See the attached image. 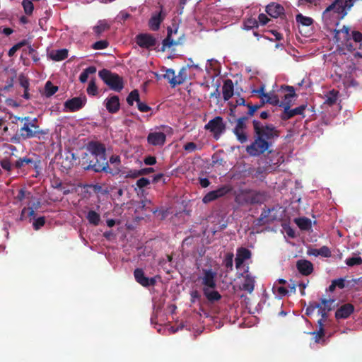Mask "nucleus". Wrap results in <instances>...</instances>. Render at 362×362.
<instances>
[{
  "label": "nucleus",
  "instance_id": "39448f33",
  "mask_svg": "<svg viewBox=\"0 0 362 362\" xmlns=\"http://www.w3.org/2000/svg\"><path fill=\"white\" fill-rule=\"evenodd\" d=\"M226 124L220 116H216L205 125L204 129L212 133L214 138L218 140L226 131Z\"/></svg>",
  "mask_w": 362,
  "mask_h": 362
},
{
  "label": "nucleus",
  "instance_id": "6ab92c4d",
  "mask_svg": "<svg viewBox=\"0 0 362 362\" xmlns=\"http://www.w3.org/2000/svg\"><path fill=\"white\" fill-rule=\"evenodd\" d=\"M266 12L271 17L276 18L284 15V8L279 4L272 3L267 6Z\"/></svg>",
  "mask_w": 362,
  "mask_h": 362
},
{
  "label": "nucleus",
  "instance_id": "603ef678",
  "mask_svg": "<svg viewBox=\"0 0 362 362\" xmlns=\"http://www.w3.org/2000/svg\"><path fill=\"white\" fill-rule=\"evenodd\" d=\"M45 224V218L44 216H40L35 219V221L33 223V228L35 230H38L41 227H42Z\"/></svg>",
  "mask_w": 362,
  "mask_h": 362
},
{
  "label": "nucleus",
  "instance_id": "a211bd4d",
  "mask_svg": "<svg viewBox=\"0 0 362 362\" xmlns=\"http://www.w3.org/2000/svg\"><path fill=\"white\" fill-rule=\"evenodd\" d=\"M354 311V306L351 303H346L340 306L335 312L337 319H346Z\"/></svg>",
  "mask_w": 362,
  "mask_h": 362
},
{
  "label": "nucleus",
  "instance_id": "393cba45",
  "mask_svg": "<svg viewBox=\"0 0 362 362\" xmlns=\"http://www.w3.org/2000/svg\"><path fill=\"white\" fill-rule=\"evenodd\" d=\"M163 78L168 81L173 88L175 87L177 85L182 84V80L177 81L175 72L173 69H166Z\"/></svg>",
  "mask_w": 362,
  "mask_h": 362
},
{
  "label": "nucleus",
  "instance_id": "37998d69",
  "mask_svg": "<svg viewBox=\"0 0 362 362\" xmlns=\"http://www.w3.org/2000/svg\"><path fill=\"white\" fill-rule=\"evenodd\" d=\"M248 198V193L242 192L237 194L235 197V202L238 204L243 205L245 204H249V202H245V199Z\"/></svg>",
  "mask_w": 362,
  "mask_h": 362
},
{
  "label": "nucleus",
  "instance_id": "72a5a7b5",
  "mask_svg": "<svg viewBox=\"0 0 362 362\" xmlns=\"http://www.w3.org/2000/svg\"><path fill=\"white\" fill-rule=\"evenodd\" d=\"M140 101L139 93V90L134 89L132 90L127 98V102L129 105L132 106L134 102L138 103Z\"/></svg>",
  "mask_w": 362,
  "mask_h": 362
},
{
  "label": "nucleus",
  "instance_id": "f704fd0d",
  "mask_svg": "<svg viewBox=\"0 0 362 362\" xmlns=\"http://www.w3.org/2000/svg\"><path fill=\"white\" fill-rule=\"evenodd\" d=\"M233 133L236 136L238 141L241 144L245 143L248 139V136L245 129L234 128Z\"/></svg>",
  "mask_w": 362,
  "mask_h": 362
},
{
  "label": "nucleus",
  "instance_id": "49530a36",
  "mask_svg": "<svg viewBox=\"0 0 362 362\" xmlns=\"http://www.w3.org/2000/svg\"><path fill=\"white\" fill-rule=\"evenodd\" d=\"M249 174L253 177L259 178L264 172V168L258 167L257 168H250L248 170Z\"/></svg>",
  "mask_w": 362,
  "mask_h": 362
},
{
  "label": "nucleus",
  "instance_id": "f03ea898",
  "mask_svg": "<svg viewBox=\"0 0 362 362\" xmlns=\"http://www.w3.org/2000/svg\"><path fill=\"white\" fill-rule=\"evenodd\" d=\"M253 141L246 147V152L251 156H259L272 147L279 137L280 132L273 124L252 120Z\"/></svg>",
  "mask_w": 362,
  "mask_h": 362
},
{
  "label": "nucleus",
  "instance_id": "6e6d98bb",
  "mask_svg": "<svg viewBox=\"0 0 362 362\" xmlns=\"http://www.w3.org/2000/svg\"><path fill=\"white\" fill-rule=\"evenodd\" d=\"M274 293H277L281 297L285 296L288 291L284 286H276V284L273 286Z\"/></svg>",
  "mask_w": 362,
  "mask_h": 362
},
{
  "label": "nucleus",
  "instance_id": "9b49d317",
  "mask_svg": "<svg viewBox=\"0 0 362 362\" xmlns=\"http://www.w3.org/2000/svg\"><path fill=\"white\" fill-rule=\"evenodd\" d=\"M136 44L141 48L150 49L156 44V38L148 33H140L135 37Z\"/></svg>",
  "mask_w": 362,
  "mask_h": 362
},
{
  "label": "nucleus",
  "instance_id": "2f4dec72",
  "mask_svg": "<svg viewBox=\"0 0 362 362\" xmlns=\"http://www.w3.org/2000/svg\"><path fill=\"white\" fill-rule=\"evenodd\" d=\"M96 67L90 66L85 69L79 76V81L81 83H84L87 81L89 74H93L96 72Z\"/></svg>",
  "mask_w": 362,
  "mask_h": 362
},
{
  "label": "nucleus",
  "instance_id": "864d4df0",
  "mask_svg": "<svg viewBox=\"0 0 362 362\" xmlns=\"http://www.w3.org/2000/svg\"><path fill=\"white\" fill-rule=\"evenodd\" d=\"M310 334L314 335V340L315 343H320V341L325 336V331H322V329H318L316 332H310Z\"/></svg>",
  "mask_w": 362,
  "mask_h": 362
},
{
  "label": "nucleus",
  "instance_id": "7c9ffc66",
  "mask_svg": "<svg viewBox=\"0 0 362 362\" xmlns=\"http://www.w3.org/2000/svg\"><path fill=\"white\" fill-rule=\"evenodd\" d=\"M296 20L298 26H310L313 23V19L310 17L304 16L301 13H298L296 16Z\"/></svg>",
  "mask_w": 362,
  "mask_h": 362
},
{
  "label": "nucleus",
  "instance_id": "0e129e2a",
  "mask_svg": "<svg viewBox=\"0 0 362 362\" xmlns=\"http://www.w3.org/2000/svg\"><path fill=\"white\" fill-rule=\"evenodd\" d=\"M110 163V164H115V166L114 168H118L119 169V165L121 163L120 157L117 155H112L110 156L108 163Z\"/></svg>",
  "mask_w": 362,
  "mask_h": 362
},
{
  "label": "nucleus",
  "instance_id": "ddd939ff",
  "mask_svg": "<svg viewBox=\"0 0 362 362\" xmlns=\"http://www.w3.org/2000/svg\"><path fill=\"white\" fill-rule=\"evenodd\" d=\"M86 103V96L75 97L65 102L64 106L71 112H76L81 109Z\"/></svg>",
  "mask_w": 362,
  "mask_h": 362
},
{
  "label": "nucleus",
  "instance_id": "e2e57ef3",
  "mask_svg": "<svg viewBox=\"0 0 362 362\" xmlns=\"http://www.w3.org/2000/svg\"><path fill=\"white\" fill-rule=\"evenodd\" d=\"M320 256L324 257H331V251L327 246H322L319 249Z\"/></svg>",
  "mask_w": 362,
  "mask_h": 362
},
{
  "label": "nucleus",
  "instance_id": "473e14b6",
  "mask_svg": "<svg viewBox=\"0 0 362 362\" xmlns=\"http://www.w3.org/2000/svg\"><path fill=\"white\" fill-rule=\"evenodd\" d=\"M344 0H334V1L325 9V13L331 11L333 9H336L337 13L341 14L343 16H344V13L341 12L342 9L341 8V6L344 4Z\"/></svg>",
  "mask_w": 362,
  "mask_h": 362
},
{
  "label": "nucleus",
  "instance_id": "aec40b11",
  "mask_svg": "<svg viewBox=\"0 0 362 362\" xmlns=\"http://www.w3.org/2000/svg\"><path fill=\"white\" fill-rule=\"evenodd\" d=\"M222 93L223 100L226 101L228 100L233 95L234 86L231 79L228 78L223 81Z\"/></svg>",
  "mask_w": 362,
  "mask_h": 362
},
{
  "label": "nucleus",
  "instance_id": "1a4fd4ad",
  "mask_svg": "<svg viewBox=\"0 0 362 362\" xmlns=\"http://www.w3.org/2000/svg\"><path fill=\"white\" fill-rule=\"evenodd\" d=\"M202 274L203 276L201 279L203 288L209 287L215 289L216 287V272L212 269H203Z\"/></svg>",
  "mask_w": 362,
  "mask_h": 362
},
{
  "label": "nucleus",
  "instance_id": "412c9836",
  "mask_svg": "<svg viewBox=\"0 0 362 362\" xmlns=\"http://www.w3.org/2000/svg\"><path fill=\"white\" fill-rule=\"evenodd\" d=\"M243 282L240 286V289L251 293L255 288V279L250 274H246L243 276Z\"/></svg>",
  "mask_w": 362,
  "mask_h": 362
},
{
  "label": "nucleus",
  "instance_id": "dca6fc26",
  "mask_svg": "<svg viewBox=\"0 0 362 362\" xmlns=\"http://www.w3.org/2000/svg\"><path fill=\"white\" fill-rule=\"evenodd\" d=\"M252 256L251 251L243 247H238L237 249L236 257H235V267L240 268L244 262L249 259Z\"/></svg>",
  "mask_w": 362,
  "mask_h": 362
},
{
  "label": "nucleus",
  "instance_id": "79ce46f5",
  "mask_svg": "<svg viewBox=\"0 0 362 362\" xmlns=\"http://www.w3.org/2000/svg\"><path fill=\"white\" fill-rule=\"evenodd\" d=\"M346 264L349 267L362 264V258L360 256L353 257L346 259Z\"/></svg>",
  "mask_w": 362,
  "mask_h": 362
},
{
  "label": "nucleus",
  "instance_id": "b1692460",
  "mask_svg": "<svg viewBox=\"0 0 362 362\" xmlns=\"http://www.w3.org/2000/svg\"><path fill=\"white\" fill-rule=\"evenodd\" d=\"M294 222L301 230L310 231L312 229L311 220L307 217L296 218Z\"/></svg>",
  "mask_w": 362,
  "mask_h": 362
},
{
  "label": "nucleus",
  "instance_id": "7ed1b4c3",
  "mask_svg": "<svg viewBox=\"0 0 362 362\" xmlns=\"http://www.w3.org/2000/svg\"><path fill=\"white\" fill-rule=\"evenodd\" d=\"M18 133L23 140H27L32 138L40 139L49 134L48 129H40L38 125V119L36 117L31 118L27 116L24 119V123L18 129Z\"/></svg>",
  "mask_w": 362,
  "mask_h": 362
},
{
  "label": "nucleus",
  "instance_id": "423d86ee",
  "mask_svg": "<svg viewBox=\"0 0 362 362\" xmlns=\"http://www.w3.org/2000/svg\"><path fill=\"white\" fill-rule=\"evenodd\" d=\"M26 165L30 166L38 173L41 168V160L37 155L33 154L32 156H27L19 158L13 164V166L17 169H21Z\"/></svg>",
  "mask_w": 362,
  "mask_h": 362
},
{
  "label": "nucleus",
  "instance_id": "5fc2aeb1",
  "mask_svg": "<svg viewBox=\"0 0 362 362\" xmlns=\"http://www.w3.org/2000/svg\"><path fill=\"white\" fill-rule=\"evenodd\" d=\"M285 89L289 91V93L286 94L284 96V101H290L291 98L296 96L295 93V89L293 86H286Z\"/></svg>",
  "mask_w": 362,
  "mask_h": 362
},
{
  "label": "nucleus",
  "instance_id": "58836bf2",
  "mask_svg": "<svg viewBox=\"0 0 362 362\" xmlns=\"http://www.w3.org/2000/svg\"><path fill=\"white\" fill-rule=\"evenodd\" d=\"M22 6L23 7L24 11L25 14L30 16L33 13L34 6L31 1L30 0H23Z\"/></svg>",
  "mask_w": 362,
  "mask_h": 362
},
{
  "label": "nucleus",
  "instance_id": "ea45409f",
  "mask_svg": "<svg viewBox=\"0 0 362 362\" xmlns=\"http://www.w3.org/2000/svg\"><path fill=\"white\" fill-rule=\"evenodd\" d=\"M321 303L320 304H321L322 305V308L324 309H325L326 310H327L328 312L329 311H331L334 307V303L335 302V300L334 299H325V298H322L320 300Z\"/></svg>",
  "mask_w": 362,
  "mask_h": 362
},
{
  "label": "nucleus",
  "instance_id": "bf43d9fd",
  "mask_svg": "<svg viewBox=\"0 0 362 362\" xmlns=\"http://www.w3.org/2000/svg\"><path fill=\"white\" fill-rule=\"evenodd\" d=\"M0 165L4 170L6 171H11L13 166L10 160L7 158L1 160L0 161Z\"/></svg>",
  "mask_w": 362,
  "mask_h": 362
},
{
  "label": "nucleus",
  "instance_id": "4468645a",
  "mask_svg": "<svg viewBox=\"0 0 362 362\" xmlns=\"http://www.w3.org/2000/svg\"><path fill=\"white\" fill-rule=\"evenodd\" d=\"M166 141V135L161 132H150L147 136V141L152 146H162Z\"/></svg>",
  "mask_w": 362,
  "mask_h": 362
},
{
  "label": "nucleus",
  "instance_id": "4be33fe9",
  "mask_svg": "<svg viewBox=\"0 0 362 362\" xmlns=\"http://www.w3.org/2000/svg\"><path fill=\"white\" fill-rule=\"evenodd\" d=\"M259 98L261 100L257 103V105H261V107H262L266 103L279 106L281 103L278 96L274 93L262 94V97H260Z\"/></svg>",
  "mask_w": 362,
  "mask_h": 362
},
{
  "label": "nucleus",
  "instance_id": "f8f14e48",
  "mask_svg": "<svg viewBox=\"0 0 362 362\" xmlns=\"http://www.w3.org/2000/svg\"><path fill=\"white\" fill-rule=\"evenodd\" d=\"M134 276L136 281L144 287L154 286L156 283L155 278L146 277L143 269L140 268H137L134 270Z\"/></svg>",
  "mask_w": 362,
  "mask_h": 362
},
{
  "label": "nucleus",
  "instance_id": "20e7f679",
  "mask_svg": "<svg viewBox=\"0 0 362 362\" xmlns=\"http://www.w3.org/2000/svg\"><path fill=\"white\" fill-rule=\"evenodd\" d=\"M99 77L110 88V89L120 92L124 88V80L122 76L111 71L103 69L98 72Z\"/></svg>",
  "mask_w": 362,
  "mask_h": 362
},
{
  "label": "nucleus",
  "instance_id": "de8ad7c7",
  "mask_svg": "<svg viewBox=\"0 0 362 362\" xmlns=\"http://www.w3.org/2000/svg\"><path fill=\"white\" fill-rule=\"evenodd\" d=\"M335 36L334 37L337 39V41L338 42L339 40L337 38V35L340 33H344L345 34V39L346 40H349V31H350V29L348 26L346 25H343L342 28L341 29H339V30H335Z\"/></svg>",
  "mask_w": 362,
  "mask_h": 362
},
{
  "label": "nucleus",
  "instance_id": "13d9d810",
  "mask_svg": "<svg viewBox=\"0 0 362 362\" xmlns=\"http://www.w3.org/2000/svg\"><path fill=\"white\" fill-rule=\"evenodd\" d=\"M187 67H182L180 70L177 76H176L177 81L182 80V83H183L186 81L187 78Z\"/></svg>",
  "mask_w": 362,
  "mask_h": 362
},
{
  "label": "nucleus",
  "instance_id": "a19ab883",
  "mask_svg": "<svg viewBox=\"0 0 362 362\" xmlns=\"http://www.w3.org/2000/svg\"><path fill=\"white\" fill-rule=\"evenodd\" d=\"M260 193L259 192H255L253 194H249L248 193V198L245 199V202H249V204H257L260 202Z\"/></svg>",
  "mask_w": 362,
  "mask_h": 362
},
{
  "label": "nucleus",
  "instance_id": "c85d7f7f",
  "mask_svg": "<svg viewBox=\"0 0 362 362\" xmlns=\"http://www.w3.org/2000/svg\"><path fill=\"white\" fill-rule=\"evenodd\" d=\"M86 218L90 224L93 225L95 226H98L100 222V214L93 210H90L88 212L86 215Z\"/></svg>",
  "mask_w": 362,
  "mask_h": 362
},
{
  "label": "nucleus",
  "instance_id": "f3484780",
  "mask_svg": "<svg viewBox=\"0 0 362 362\" xmlns=\"http://www.w3.org/2000/svg\"><path fill=\"white\" fill-rule=\"evenodd\" d=\"M298 272L303 276H308L313 272V263L307 259H299L296 262Z\"/></svg>",
  "mask_w": 362,
  "mask_h": 362
},
{
  "label": "nucleus",
  "instance_id": "a878e982",
  "mask_svg": "<svg viewBox=\"0 0 362 362\" xmlns=\"http://www.w3.org/2000/svg\"><path fill=\"white\" fill-rule=\"evenodd\" d=\"M164 17L162 16V11L158 13V14L153 15L149 20L148 25L150 28L153 30L156 31L159 29L160 25L163 21Z\"/></svg>",
  "mask_w": 362,
  "mask_h": 362
},
{
  "label": "nucleus",
  "instance_id": "052dcab7",
  "mask_svg": "<svg viewBox=\"0 0 362 362\" xmlns=\"http://www.w3.org/2000/svg\"><path fill=\"white\" fill-rule=\"evenodd\" d=\"M18 81H19L20 85L24 89H28L29 88L30 83H29L28 78L26 76H25L23 75L19 76Z\"/></svg>",
  "mask_w": 362,
  "mask_h": 362
},
{
  "label": "nucleus",
  "instance_id": "6e6552de",
  "mask_svg": "<svg viewBox=\"0 0 362 362\" xmlns=\"http://www.w3.org/2000/svg\"><path fill=\"white\" fill-rule=\"evenodd\" d=\"M233 190V187L229 185H225L216 190L208 192L202 199L204 204H208L218 198L223 197Z\"/></svg>",
  "mask_w": 362,
  "mask_h": 362
},
{
  "label": "nucleus",
  "instance_id": "c03bdc74",
  "mask_svg": "<svg viewBox=\"0 0 362 362\" xmlns=\"http://www.w3.org/2000/svg\"><path fill=\"white\" fill-rule=\"evenodd\" d=\"M248 119V117L247 116H243L240 117L237 119L236 125L235 127V129H246L247 125H246V121Z\"/></svg>",
  "mask_w": 362,
  "mask_h": 362
},
{
  "label": "nucleus",
  "instance_id": "0eeeda50",
  "mask_svg": "<svg viewBox=\"0 0 362 362\" xmlns=\"http://www.w3.org/2000/svg\"><path fill=\"white\" fill-rule=\"evenodd\" d=\"M291 104L290 101L281 102L279 107H284V112L281 115L283 120H288L296 115H302L307 107L305 105H301L294 109H290Z\"/></svg>",
  "mask_w": 362,
  "mask_h": 362
},
{
  "label": "nucleus",
  "instance_id": "9d476101",
  "mask_svg": "<svg viewBox=\"0 0 362 362\" xmlns=\"http://www.w3.org/2000/svg\"><path fill=\"white\" fill-rule=\"evenodd\" d=\"M177 33V28L173 30L172 28L168 27L167 29V36L162 42L161 51L165 52L167 48H170L172 46H177L182 44V38L175 40L173 38V35Z\"/></svg>",
  "mask_w": 362,
  "mask_h": 362
},
{
  "label": "nucleus",
  "instance_id": "bb28decb",
  "mask_svg": "<svg viewBox=\"0 0 362 362\" xmlns=\"http://www.w3.org/2000/svg\"><path fill=\"white\" fill-rule=\"evenodd\" d=\"M49 57L55 62L62 61L68 57V50L66 49H61L52 51L49 54Z\"/></svg>",
  "mask_w": 362,
  "mask_h": 362
},
{
  "label": "nucleus",
  "instance_id": "2eb2a0df",
  "mask_svg": "<svg viewBox=\"0 0 362 362\" xmlns=\"http://www.w3.org/2000/svg\"><path fill=\"white\" fill-rule=\"evenodd\" d=\"M105 106L109 113H117L120 109L119 96L114 95L106 98L105 100Z\"/></svg>",
  "mask_w": 362,
  "mask_h": 362
},
{
  "label": "nucleus",
  "instance_id": "338daca9",
  "mask_svg": "<svg viewBox=\"0 0 362 362\" xmlns=\"http://www.w3.org/2000/svg\"><path fill=\"white\" fill-rule=\"evenodd\" d=\"M183 148L188 152H193L197 149V145L194 142H188L184 145Z\"/></svg>",
  "mask_w": 362,
  "mask_h": 362
},
{
  "label": "nucleus",
  "instance_id": "680f3d73",
  "mask_svg": "<svg viewBox=\"0 0 362 362\" xmlns=\"http://www.w3.org/2000/svg\"><path fill=\"white\" fill-rule=\"evenodd\" d=\"M273 210H274V209H269V208L263 209V210L260 214V216H262V218H264V220H271V222H272L274 220V218H270L269 214H270L271 211Z\"/></svg>",
  "mask_w": 362,
  "mask_h": 362
},
{
  "label": "nucleus",
  "instance_id": "8fccbe9b",
  "mask_svg": "<svg viewBox=\"0 0 362 362\" xmlns=\"http://www.w3.org/2000/svg\"><path fill=\"white\" fill-rule=\"evenodd\" d=\"M26 44V42L25 40H23L17 44H16L15 45H13L9 50H8V55L9 57H12L14 55V54L17 52V50H18L21 47H22L23 46H24Z\"/></svg>",
  "mask_w": 362,
  "mask_h": 362
},
{
  "label": "nucleus",
  "instance_id": "3c124183",
  "mask_svg": "<svg viewBox=\"0 0 362 362\" xmlns=\"http://www.w3.org/2000/svg\"><path fill=\"white\" fill-rule=\"evenodd\" d=\"M109 42L107 40H100L95 42L93 45L92 47L94 49H103L108 47Z\"/></svg>",
  "mask_w": 362,
  "mask_h": 362
},
{
  "label": "nucleus",
  "instance_id": "cd10ccee",
  "mask_svg": "<svg viewBox=\"0 0 362 362\" xmlns=\"http://www.w3.org/2000/svg\"><path fill=\"white\" fill-rule=\"evenodd\" d=\"M110 28V25L107 23L106 21L103 20L99 21L98 24L93 28V30L96 36L99 37L103 32L109 30Z\"/></svg>",
  "mask_w": 362,
  "mask_h": 362
},
{
  "label": "nucleus",
  "instance_id": "f257e3e1",
  "mask_svg": "<svg viewBox=\"0 0 362 362\" xmlns=\"http://www.w3.org/2000/svg\"><path fill=\"white\" fill-rule=\"evenodd\" d=\"M86 151L79 159V165L83 170L112 175L119 173L120 170L118 168L110 167L106 157V148L103 144L90 141L86 146Z\"/></svg>",
  "mask_w": 362,
  "mask_h": 362
},
{
  "label": "nucleus",
  "instance_id": "c756f323",
  "mask_svg": "<svg viewBox=\"0 0 362 362\" xmlns=\"http://www.w3.org/2000/svg\"><path fill=\"white\" fill-rule=\"evenodd\" d=\"M339 95V91L334 89L330 90L326 95L325 103L332 106L337 103V98Z\"/></svg>",
  "mask_w": 362,
  "mask_h": 362
},
{
  "label": "nucleus",
  "instance_id": "c9c22d12",
  "mask_svg": "<svg viewBox=\"0 0 362 362\" xmlns=\"http://www.w3.org/2000/svg\"><path fill=\"white\" fill-rule=\"evenodd\" d=\"M233 254L231 252L227 253L223 259V264L226 268L228 272L233 270Z\"/></svg>",
  "mask_w": 362,
  "mask_h": 362
},
{
  "label": "nucleus",
  "instance_id": "69168bd1",
  "mask_svg": "<svg viewBox=\"0 0 362 362\" xmlns=\"http://www.w3.org/2000/svg\"><path fill=\"white\" fill-rule=\"evenodd\" d=\"M150 184V181L148 178L141 177L136 181V185L139 188H144L147 187Z\"/></svg>",
  "mask_w": 362,
  "mask_h": 362
},
{
  "label": "nucleus",
  "instance_id": "5701e85b",
  "mask_svg": "<svg viewBox=\"0 0 362 362\" xmlns=\"http://www.w3.org/2000/svg\"><path fill=\"white\" fill-rule=\"evenodd\" d=\"M204 296L210 303H215L221 300V295L216 290L211 288H203L202 289Z\"/></svg>",
  "mask_w": 362,
  "mask_h": 362
},
{
  "label": "nucleus",
  "instance_id": "4d7b16f0",
  "mask_svg": "<svg viewBox=\"0 0 362 362\" xmlns=\"http://www.w3.org/2000/svg\"><path fill=\"white\" fill-rule=\"evenodd\" d=\"M318 308H319V303H316V302L310 303V304L308 305V306L307 307V308L305 310V314L307 315H310L314 313L315 309H317Z\"/></svg>",
  "mask_w": 362,
  "mask_h": 362
},
{
  "label": "nucleus",
  "instance_id": "e433bc0d",
  "mask_svg": "<svg viewBox=\"0 0 362 362\" xmlns=\"http://www.w3.org/2000/svg\"><path fill=\"white\" fill-rule=\"evenodd\" d=\"M58 90V87L54 86L51 81H48L45 83V91L47 97H51Z\"/></svg>",
  "mask_w": 362,
  "mask_h": 362
},
{
  "label": "nucleus",
  "instance_id": "4c0bfd02",
  "mask_svg": "<svg viewBox=\"0 0 362 362\" xmlns=\"http://www.w3.org/2000/svg\"><path fill=\"white\" fill-rule=\"evenodd\" d=\"M86 90L89 95L95 96L98 94V87L95 78L90 79Z\"/></svg>",
  "mask_w": 362,
  "mask_h": 362
},
{
  "label": "nucleus",
  "instance_id": "09e8293b",
  "mask_svg": "<svg viewBox=\"0 0 362 362\" xmlns=\"http://www.w3.org/2000/svg\"><path fill=\"white\" fill-rule=\"evenodd\" d=\"M131 14H129L128 12H127L126 11H121L119 14L116 17V21L118 22V23H124L126 20H127L128 18H129L131 17Z\"/></svg>",
  "mask_w": 362,
  "mask_h": 362
},
{
  "label": "nucleus",
  "instance_id": "774afa93",
  "mask_svg": "<svg viewBox=\"0 0 362 362\" xmlns=\"http://www.w3.org/2000/svg\"><path fill=\"white\" fill-rule=\"evenodd\" d=\"M352 39L356 42H362V33L357 30L352 31L351 33Z\"/></svg>",
  "mask_w": 362,
  "mask_h": 362
},
{
  "label": "nucleus",
  "instance_id": "a18cd8bd",
  "mask_svg": "<svg viewBox=\"0 0 362 362\" xmlns=\"http://www.w3.org/2000/svg\"><path fill=\"white\" fill-rule=\"evenodd\" d=\"M246 107L248 108V111L247 112V117H252L255 112L261 108V105H252L251 103H247Z\"/></svg>",
  "mask_w": 362,
  "mask_h": 362
}]
</instances>
